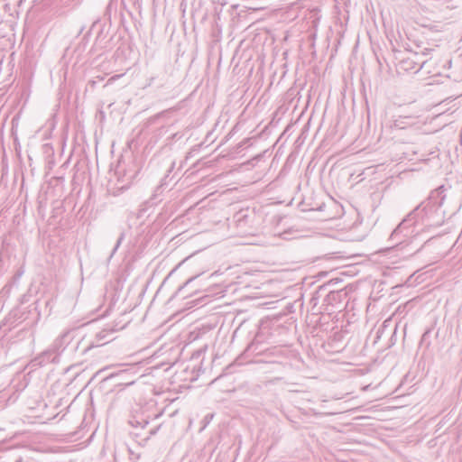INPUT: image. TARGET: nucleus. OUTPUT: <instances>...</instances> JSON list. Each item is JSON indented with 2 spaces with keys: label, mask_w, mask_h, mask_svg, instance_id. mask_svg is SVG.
Here are the masks:
<instances>
[{
  "label": "nucleus",
  "mask_w": 462,
  "mask_h": 462,
  "mask_svg": "<svg viewBox=\"0 0 462 462\" xmlns=\"http://www.w3.org/2000/svg\"><path fill=\"white\" fill-rule=\"evenodd\" d=\"M444 199L442 187L431 191L392 232L391 239L401 243L420 231L440 226L445 218L441 210Z\"/></svg>",
  "instance_id": "f257e3e1"
},
{
  "label": "nucleus",
  "mask_w": 462,
  "mask_h": 462,
  "mask_svg": "<svg viewBox=\"0 0 462 462\" xmlns=\"http://www.w3.org/2000/svg\"><path fill=\"white\" fill-rule=\"evenodd\" d=\"M419 123L420 120L418 116H399L391 122L390 127L392 129L403 130L415 127Z\"/></svg>",
  "instance_id": "f03ea898"
},
{
  "label": "nucleus",
  "mask_w": 462,
  "mask_h": 462,
  "mask_svg": "<svg viewBox=\"0 0 462 462\" xmlns=\"http://www.w3.org/2000/svg\"><path fill=\"white\" fill-rule=\"evenodd\" d=\"M71 330H66L61 333L50 346L51 349L56 353L59 356L64 351L66 346L69 344L72 339Z\"/></svg>",
  "instance_id": "7ed1b4c3"
},
{
  "label": "nucleus",
  "mask_w": 462,
  "mask_h": 462,
  "mask_svg": "<svg viewBox=\"0 0 462 462\" xmlns=\"http://www.w3.org/2000/svg\"><path fill=\"white\" fill-rule=\"evenodd\" d=\"M274 326L278 328V325H275L271 321L262 320L259 326V329L254 337L253 344H260L267 341L272 336V334L269 333V331L273 329Z\"/></svg>",
  "instance_id": "20e7f679"
},
{
  "label": "nucleus",
  "mask_w": 462,
  "mask_h": 462,
  "mask_svg": "<svg viewBox=\"0 0 462 462\" xmlns=\"http://www.w3.org/2000/svg\"><path fill=\"white\" fill-rule=\"evenodd\" d=\"M59 361V356L54 353L51 347L43 351L32 361L35 365H45L49 363H56Z\"/></svg>",
  "instance_id": "39448f33"
},
{
  "label": "nucleus",
  "mask_w": 462,
  "mask_h": 462,
  "mask_svg": "<svg viewBox=\"0 0 462 462\" xmlns=\"http://www.w3.org/2000/svg\"><path fill=\"white\" fill-rule=\"evenodd\" d=\"M150 418V415H146L143 412L140 414H135L132 416L131 419L129 420V424L133 428L144 429L145 426L149 423Z\"/></svg>",
  "instance_id": "423d86ee"
},
{
  "label": "nucleus",
  "mask_w": 462,
  "mask_h": 462,
  "mask_svg": "<svg viewBox=\"0 0 462 462\" xmlns=\"http://www.w3.org/2000/svg\"><path fill=\"white\" fill-rule=\"evenodd\" d=\"M123 239H124V235L122 234V235L120 236V237L118 238V240H117V242H116V244L115 247H114V249H113V251H112V254H111L110 257H112V256H113V254L116 253V251L118 249V247L120 246V245H121V243H122Z\"/></svg>",
  "instance_id": "0eeeda50"
},
{
  "label": "nucleus",
  "mask_w": 462,
  "mask_h": 462,
  "mask_svg": "<svg viewBox=\"0 0 462 462\" xmlns=\"http://www.w3.org/2000/svg\"><path fill=\"white\" fill-rule=\"evenodd\" d=\"M160 427H161V425H157L153 429L150 430H149V436L155 435L157 433V431L159 430Z\"/></svg>",
  "instance_id": "6e6552de"
},
{
  "label": "nucleus",
  "mask_w": 462,
  "mask_h": 462,
  "mask_svg": "<svg viewBox=\"0 0 462 462\" xmlns=\"http://www.w3.org/2000/svg\"><path fill=\"white\" fill-rule=\"evenodd\" d=\"M196 277H191L189 278V280H187V282L184 283V285L182 287H180L179 290H182V288L186 285H188L189 283H190Z\"/></svg>",
  "instance_id": "1a4fd4ad"
},
{
  "label": "nucleus",
  "mask_w": 462,
  "mask_h": 462,
  "mask_svg": "<svg viewBox=\"0 0 462 462\" xmlns=\"http://www.w3.org/2000/svg\"><path fill=\"white\" fill-rule=\"evenodd\" d=\"M119 77H120V75L114 76V77H112V78H111V80H114V79H118Z\"/></svg>",
  "instance_id": "9d476101"
},
{
  "label": "nucleus",
  "mask_w": 462,
  "mask_h": 462,
  "mask_svg": "<svg viewBox=\"0 0 462 462\" xmlns=\"http://www.w3.org/2000/svg\"><path fill=\"white\" fill-rule=\"evenodd\" d=\"M160 416H161V414H154V415H153V417H152V419H153V420H155V419H157V418H158V417H160Z\"/></svg>",
  "instance_id": "9b49d317"
},
{
  "label": "nucleus",
  "mask_w": 462,
  "mask_h": 462,
  "mask_svg": "<svg viewBox=\"0 0 462 462\" xmlns=\"http://www.w3.org/2000/svg\"><path fill=\"white\" fill-rule=\"evenodd\" d=\"M153 79H151L149 83H148V86H151L152 85V82Z\"/></svg>",
  "instance_id": "f8f14e48"
}]
</instances>
